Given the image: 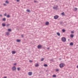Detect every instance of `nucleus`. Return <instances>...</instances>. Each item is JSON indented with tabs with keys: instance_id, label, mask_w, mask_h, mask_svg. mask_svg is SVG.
I'll return each mask as SVG.
<instances>
[{
	"instance_id": "nucleus-1",
	"label": "nucleus",
	"mask_w": 78,
	"mask_h": 78,
	"mask_svg": "<svg viewBox=\"0 0 78 78\" xmlns=\"http://www.w3.org/2000/svg\"><path fill=\"white\" fill-rule=\"evenodd\" d=\"M59 66L60 68H62L64 67V64L61 63L59 64Z\"/></svg>"
},
{
	"instance_id": "nucleus-2",
	"label": "nucleus",
	"mask_w": 78,
	"mask_h": 78,
	"mask_svg": "<svg viewBox=\"0 0 78 78\" xmlns=\"http://www.w3.org/2000/svg\"><path fill=\"white\" fill-rule=\"evenodd\" d=\"M62 40L63 42H66V38L65 37H63L62 38Z\"/></svg>"
},
{
	"instance_id": "nucleus-3",
	"label": "nucleus",
	"mask_w": 78,
	"mask_h": 78,
	"mask_svg": "<svg viewBox=\"0 0 78 78\" xmlns=\"http://www.w3.org/2000/svg\"><path fill=\"white\" fill-rule=\"evenodd\" d=\"M37 48L38 49L41 48H42V45L41 44L38 45L37 46Z\"/></svg>"
},
{
	"instance_id": "nucleus-4",
	"label": "nucleus",
	"mask_w": 78,
	"mask_h": 78,
	"mask_svg": "<svg viewBox=\"0 0 78 78\" xmlns=\"http://www.w3.org/2000/svg\"><path fill=\"white\" fill-rule=\"evenodd\" d=\"M59 17V16L58 15H55L54 16V19H57Z\"/></svg>"
},
{
	"instance_id": "nucleus-5",
	"label": "nucleus",
	"mask_w": 78,
	"mask_h": 78,
	"mask_svg": "<svg viewBox=\"0 0 78 78\" xmlns=\"http://www.w3.org/2000/svg\"><path fill=\"white\" fill-rule=\"evenodd\" d=\"M12 70H16V67L15 66H14L12 68Z\"/></svg>"
},
{
	"instance_id": "nucleus-6",
	"label": "nucleus",
	"mask_w": 78,
	"mask_h": 78,
	"mask_svg": "<svg viewBox=\"0 0 78 78\" xmlns=\"http://www.w3.org/2000/svg\"><path fill=\"white\" fill-rule=\"evenodd\" d=\"M70 37L71 38H73L74 37V35L73 34H71L70 35Z\"/></svg>"
},
{
	"instance_id": "nucleus-7",
	"label": "nucleus",
	"mask_w": 78,
	"mask_h": 78,
	"mask_svg": "<svg viewBox=\"0 0 78 78\" xmlns=\"http://www.w3.org/2000/svg\"><path fill=\"white\" fill-rule=\"evenodd\" d=\"M28 75H30V76H31V75H32V72H30L28 73Z\"/></svg>"
},
{
	"instance_id": "nucleus-8",
	"label": "nucleus",
	"mask_w": 78,
	"mask_h": 78,
	"mask_svg": "<svg viewBox=\"0 0 78 78\" xmlns=\"http://www.w3.org/2000/svg\"><path fill=\"white\" fill-rule=\"evenodd\" d=\"M2 27H5L6 26V24L5 23H4L2 24Z\"/></svg>"
},
{
	"instance_id": "nucleus-9",
	"label": "nucleus",
	"mask_w": 78,
	"mask_h": 78,
	"mask_svg": "<svg viewBox=\"0 0 78 78\" xmlns=\"http://www.w3.org/2000/svg\"><path fill=\"white\" fill-rule=\"evenodd\" d=\"M45 25H49V22L47 21L45 23Z\"/></svg>"
},
{
	"instance_id": "nucleus-10",
	"label": "nucleus",
	"mask_w": 78,
	"mask_h": 78,
	"mask_svg": "<svg viewBox=\"0 0 78 78\" xmlns=\"http://www.w3.org/2000/svg\"><path fill=\"white\" fill-rule=\"evenodd\" d=\"M21 41V40L20 39H17L16 40V41L17 42H20Z\"/></svg>"
},
{
	"instance_id": "nucleus-11",
	"label": "nucleus",
	"mask_w": 78,
	"mask_h": 78,
	"mask_svg": "<svg viewBox=\"0 0 78 78\" xmlns=\"http://www.w3.org/2000/svg\"><path fill=\"white\" fill-rule=\"evenodd\" d=\"M12 54H15V53H16V52L14 51H12Z\"/></svg>"
},
{
	"instance_id": "nucleus-12",
	"label": "nucleus",
	"mask_w": 78,
	"mask_h": 78,
	"mask_svg": "<svg viewBox=\"0 0 78 78\" xmlns=\"http://www.w3.org/2000/svg\"><path fill=\"white\" fill-rule=\"evenodd\" d=\"M70 45L72 46V45H73V42H71L70 43Z\"/></svg>"
},
{
	"instance_id": "nucleus-13",
	"label": "nucleus",
	"mask_w": 78,
	"mask_h": 78,
	"mask_svg": "<svg viewBox=\"0 0 78 78\" xmlns=\"http://www.w3.org/2000/svg\"><path fill=\"white\" fill-rule=\"evenodd\" d=\"M6 34L7 36H9V32H6Z\"/></svg>"
},
{
	"instance_id": "nucleus-14",
	"label": "nucleus",
	"mask_w": 78,
	"mask_h": 78,
	"mask_svg": "<svg viewBox=\"0 0 78 78\" xmlns=\"http://www.w3.org/2000/svg\"><path fill=\"white\" fill-rule=\"evenodd\" d=\"M26 11L28 12H30V13L31 12L30 11V10L29 9H27Z\"/></svg>"
},
{
	"instance_id": "nucleus-15",
	"label": "nucleus",
	"mask_w": 78,
	"mask_h": 78,
	"mask_svg": "<svg viewBox=\"0 0 78 78\" xmlns=\"http://www.w3.org/2000/svg\"><path fill=\"white\" fill-rule=\"evenodd\" d=\"M2 20L3 21H4V22H5V21H6V18H4L2 19Z\"/></svg>"
},
{
	"instance_id": "nucleus-16",
	"label": "nucleus",
	"mask_w": 78,
	"mask_h": 78,
	"mask_svg": "<svg viewBox=\"0 0 78 78\" xmlns=\"http://www.w3.org/2000/svg\"><path fill=\"white\" fill-rule=\"evenodd\" d=\"M57 34L58 35V36H60V33H59V32H57Z\"/></svg>"
},
{
	"instance_id": "nucleus-17",
	"label": "nucleus",
	"mask_w": 78,
	"mask_h": 78,
	"mask_svg": "<svg viewBox=\"0 0 78 78\" xmlns=\"http://www.w3.org/2000/svg\"><path fill=\"white\" fill-rule=\"evenodd\" d=\"M52 76L54 78H56V75L55 74H54V75H53Z\"/></svg>"
},
{
	"instance_id": "nucleus-18",
	"label": "nucleus",
	"mask_w": 78,
	"mask_h": 78,
	"mask_svg": "<svg viewBox=\"0 0 78 78\" xmlns=\"http://www.w3.org/2000/svg\"><path fill=\"white\" fill-rule=\"evenodd\" d=\"M5 3H6V4H9V2H8V1L7 0L5 2Z\"/></svg>"
},
{
	"instance_id": "nucleus-19",
	"label": "nucleus",
	"mask_w": 78,
	"mask_h": 78,
	"mask_svg": "<svg viewBox=\"0 0 78 78\" xmlns=\"http://www.w3.org/2000/svg\"><path fill=\"white\" fill-rule=\"evenodd\" d=\"M62 31L63 33H64L66 31V30L64 29H63L62 30Z\"/></svg>"
},
{
	"instance_id": "nucleus-20",
	"label": "nucleus",
	"mask_w": 78,
	"mask_h": 78,
	"mask_svg": "<svg viewBox=\"0 0 78 78\" xmlns=\"http://www.w3.org/2000/svg\"><path fill=\"white\" fill-rule=\"evenodd\" d=\"M53 8L54 9H55L56 10L57 9V7H53Z\"/></svg>"
},
{
	"instance_id": "nucleus-21",
	"label": "nucleus",
	"mask_w": 78,
	"mask_h": 78,
	"mask_svg": "<svg viewBox=\"0 0 78 78\" xmlns=\"http://www.w3.org/2000/svg\"><path fill=\"white\" fill-rule=\"evenodd\" d=\"M44 67H47V66H48V65L47 64H44Z\"/></svg>"
},
{
	"instance_id": "nucleus-22",
	"label": "nucleus",
	"mask_w": 78,
	"mask_h": 78,
	"mask_svg": "<svg viewBox=\"0 0 78 78\" xmlns=\"http://www.w3.org/2000/svg\"><path fill=\"white\" fill-rule=\"evenodd\" d=\"M17 70L18 71H19V70H20V67L17 68Z\"/></svg>"
},
{
	"instance_id": "nucleus-23",
	"label": "nucleus",
	"mask_w": 78,
	"mask_h": 78,
	"mask_svg": "<svg viewBox=\"0 0 78 78\" xmlns=\"http://www.w3.org/2000/svg\"><path fill=\"white\" fill-rule=\"evenodd\" d=\"M9 25H10V24H7L6 25V27H9Z\"/></svg>"
},
{
	"instance_id": "nucleus-24",
	"label": "nucleus",
	"mask_w": 78,
	"mask_h": 78,
	"mask_svg": "<svg viewBox=\"0 0 78 78\" xmlns=\"http://www.w3.org/2000/svg\"><path fill=\"white\" fill-rule=\"evenodd\" d=\"M44 58H42L41 60V61H44Z\"/></svg>"
},
{
	"instance_id": "nucleus-25",
	"label": "nucleus",
	"mask_w": 78,
	"mask_h": 78,
	"mask_svg": "<svg viewBox=\"0 0 78 78\" xmlns=\"http://www.w3.org/2000/svg\"><path fill=\"white\" fill-rule=\"evenodd\" d=\"M8 31H11V29H8Z\"/></svg>"
},
{
	"instance_id": "nucleus-26",
	"label": "nucleus",
	"mask_w": 78,
	"mask_h": 78,
	"mask_svg": "<svg viewBox=\"0 0 78 78\" xmlns=\"http://www.w3.org/2000/svg\"><path fill=\"white\" fill-rule=\"evenodd\" d=\"M35 67H38V66H39V64H37L35 66Z\"/></svg>"
},
{
	"instance_id": "nucleus-27",
	"label": "nucleus",
	"mask_w": 78,
	"mask_h": 78,
	"mask_svg": "<svg viewBox=\"0 0 78 78\" xmlns=\"http://www.w3.org/2000/svg\"><path fill=\"white\" fill-rule=\"evenodd\" d=\"M7 17H8V18H9L10 17V16H9V15H7Z\"/></svg>"
},
{
	"instance_id": "nucleus-28",
	"label": "nucleus",
	"mask_w": 78,
	"mask_h": 78,
	"mask_svg": "<svg viewBox=\"0 0 78 78\" xmlns=\"http://www.w3.org/2000/svg\"><path fill=\"white\" fill-rule=\"evenodd\" d=\"M62 15H63L64 16V15H65V14H64V12H63L61 13Z\"/></svg>"
},
{
	"instance_id": "nucleus-29",
	"label": "nucleus",
	"mask_w": 78,
	"mask_h": 78,
	"mask_svg": "<svg viewBox=\"0 0 78 78\" xmlns=\"http://www.w3.org/2000/svg\"><path fill=\"white\" fill-rule=\"evenodd\" d=\"M71 33L72 34H73V33H74V31H71Z\"/></svg>"
},
{
	"instance_id": "nucleus-30",
	"label": "nucleus",
	"mask_w": 78,
	"mask_h": 78,
	"mask_svg": "<svg viewBox=\"0 0 78 78\" xmlns=\"http://www.w3.org/2000/svg\"><path fill=\"white\" fill-rule=\"evenodd\" d=\"M56 71V72H58V71H59V69H56L55 70Z\"/></svg>"
},
{
	"instance_id": "nucleus-31",
	"label": "nucleus",
	"mask_w": 78,
	"mask_h": 78,
	"mask_svg": "<svg viewBox=\"0 0 78 78\" xmlns=\"http://www.w3.org/2000/svg\"><path fill=\"white\" fill-rule=\"evenodd\" d=\"M29 62H30L31 63V62H33V61L31 60H29Z\"/></svg>"
},
{
	"instance_id": "nucleus-32",
	"label": "nucleus",
	"mask_w": 78,
	"mask_h": 78,
	"mask_svg": "<svg viewBox=\"0 0 78 78\" xmlns=\"http://www.w3.org/2000/svg\"><path fill=\"white\" fill-rule=\"evenodd\" d=\"M74 9L75 10H78V9H77V8H75Z\"/></svg>"
},
{
	"instance_id": "nucleus-33",
	"label": "nucleus",
	"mask_w": 78,
	"mask_h": 78,
	"mask_svg": "<svg viewBox=\"0 0 78 78\" xmlns=\"http://www.w3.org/2000/svg\"><path fill=\"white\" fill-rule=\"evenodd\" d=\"M16 1L17 2H20V0H16Z\"/></svg>"
},
{
	"instance_id": "nucleus-34",
	"label": "nucleus",
	"mask_w": 78,
	"mask_h": 78,
	"mask_svg": "<svg viewBox=\"0 0 78 78\" xmlns=\"http://www.w3.org/2000/svg\"><path fill=\"white\" fill-rule=\"evenodd\" d=\"M21 36H22V37H24V36H23V34H22L21 35Z\"/></svg>"
},
{
	"instance_id": "nucleus-35",
	"label": "nucleus",
	"mask_w": 78,
	"mask_h": 78,
	"mask_svg": "<svg viewBox=\"0 0 78 78\" xmlns=\"http://www.w3.org/2000/svg\"><path fill=\"white\" fill-rule=\"evenodd\" d=\"M4 16H6V13H5L4 14Z\"/></svg>"
},
{
	"instance_id": "nucleus-36",
	"label": "nucleus",
	"mask_w": 78,
	"mask_h": 78,
	"mask_svg": "<svg viewBox=\"0 0 78 78\" xmlns=\"http://www.w3.org/2000/svg\"><path fill=\"white\" fill-rule=\"evenodd\" d=\"M47 49V50H50V48H48Z\"/></svg>"
},
{
	"instance_id": "nucleus-37",
	"label": "nucleus",
	"mask_w": 78,
	"mask_h": 78,
	"mask_svg": "<svg viewBox=\"0 0 78 78\" xmlns=\"http://www.w3.org/2000/svg\"><path fill=\"white\" fill-rule=\"evenodd\" d=\"M63 23V22H60V24H62V23Z\"/></svg>"
},
{
	"instance_id": "nucleus-38",
	"label": "nucleus",
	"mask_w": 78,
	"mask_h": 78,
	"mask_svg": "<svg viewBox=\"0 0 78 78\" xmlns=\"http://www.w3.org/2000/svg\"><path fill=\"white\" fill-rule=\"evenodd\" d=\"M34 3H36V1H34Z\"/></svg>"
},
{
	"instance_id": "nucleus-39",
	"label": "nucleus",
	"mask_w": 78,
	"mask_h": 78,
	"mask_svg": "<svg viewBox=\"0 0 78 78\" xmlns=\"http://www.w3.org/2000/svg\"><path fill=\"white\" fill-rule=\"evenodd\" d=\"M51 61H53V59H51Z\"/></svg>"
},
{
	"instance_id": "nucleus-40",
	"label": "nucleus",
	"mask_w": 78,
	"mask_h": 78,
	"mask_svg": "<svg viewBox=\"0 0 78 78\" xmlns=\"http://www.w3.org/2000/svg\"><path fill=\"white\" fill-rule=\"evenodd\" d=\"M16 63H14V66H16Z\"/></svg>"
},
{
	"instance_id": "nucleus-41",
	"label": "nucleus",
	"mask_w": 78,
	"mask_h": 78,
	"mask_svg": "<svg viewBox=\"0 0 78 78\" xmlns=\"http://www.w3.org/2000/svg\"><path fill=\"white\" fill-rule=\"evenodd\" d=\"M7 78V77H6V76H5L4 77V78Z\"/></svg>"
},
{
	"instance_id": "nucleus-42",
	"label": "nucleus",
	"mask_w": 78,
	"mask_h": 78,
	"mask_svg": "<svg viewBox=\"0 0 78 78\" xmlns=\"http://www.w3.org/2000/svg\"><path fill=\"white\" fill-rule=\"evenodd\" d=\"M0 16L1 17H2V15H0Z\"/></svg>"
},
{
	"instance_id": "nucleus-43",
	"label": "nucleus",
	"mask_w": 78,
	"mask_h": 78,
	"mask_svg": "<svg viewBox=\"0 0 78 78\" xmlns=\"http://www.w3.org/2000/svg\"><path fill=\"white\" fill-rule=\"evenodd\" d=\"M4 6H5V5H6V4H4Z\"/></svg>"
},
{
	"instance_id": "nucleus-44",
	"label": "nucleus",
	"mask_w": 78,
	"mask_h": 78,
	"mask_svg": "<svg viewBox=\"0 0 78 78\" xmlns=\"http://www.w3.org/2000/svg\"><path fill=\"white\" fill-rule=\"evenodd\" d=\"M77 69H78V65L77 66Z\"/></svg>"
},
{
	"instance_id": "nucleus-45",
	"label": "nucleus",
	"mask_w": 78,
	"mask_h": 78,
	"mask_svg": "<svg viewBox=\"0 0 78 78\" xmlns=\"http://www.w3.org/2000/svg\"><path fill=\"white\" fill-rule=\"evenodd\" d=\"M56 1H58V0H55Z\"/></svg>"
},
{
	"instance_id": "nucleus-46",
	"label": "nucleus",
	"mask_w": 78,
	"mask_h": 78,
	"mask_svg": "<svg viewBox=\"0 0 78 78\" xmlns=\"http://www.w3.org/2000/svg\"><path fill=\"white\" fill-rule=\"evenodd\" d=\"M68 41H70V40H69V39Z\"/></svg>"
}]
</instances>
